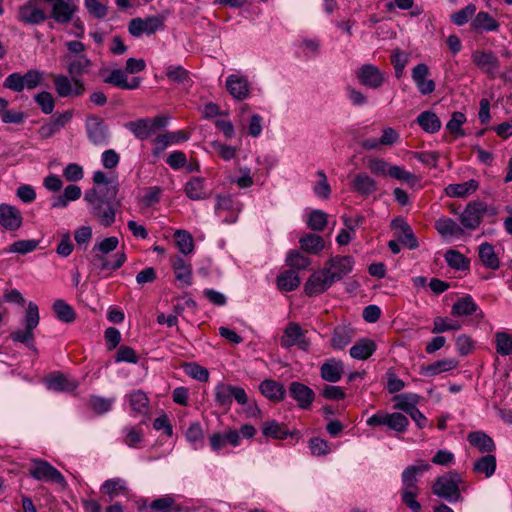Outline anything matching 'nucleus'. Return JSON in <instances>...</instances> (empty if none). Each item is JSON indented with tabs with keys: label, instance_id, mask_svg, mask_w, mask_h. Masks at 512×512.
<instances>
[{
	"label": "nucleus",
	"instance_id": "5",
	"mask_svg": "<svg viewBox=\"0 0 512 512\" xmlns=\"http://www.w3.org/2000/svg\"><path fill=\"white\" fill-rule=\"evenodd\" d=\"M45 0H28L18 8L16 18L26 25H40L49 19Z\"/></svg>",
	"mask_w": 512,
	"mask_h": 512
},
{
	"label": "nucleus",
	"instance_id": "9",
	"mask_svg": "<svg viewBox=\"0 0 512 512\" xmlns=\"http://www.w3.org/2000/svg\"><path fill=\"white\" fill-rule=\"evenodd\" d=\"M50 6L49 18L57 24H68L74 20L79 7L73 0H45Z\"/></svg>",
	"mask_w": 512,
	"mask_h": 512
},
{
	"label": "nucleus",
	"instance_id": "48",
	"mask_svg": "<svg viewBox=\"0 0 512 512\" xmlns=\"http://www.w3.org/2000/svg\"><path fill=\"white\" fill-rule=\"evenodd\" d=\"M496 466L495 456L487 454L475 461L473 470L475 473L483 474L486 478H489L495 473Z\"/></svg>",
	"mask_w": 512,
	"mask_h": 512
},
{
	"label": "nucleus",
	"instance_id": "22",
	"mask_svg": "<svg viewBox=\"0 0 512 512\" xmlns=\"http://www.w3.org/2000/svg\"><path fill=\"white\" fill-rule=\"evenodd\" d=\"M289 395L297 402L301 409H308L315 399L314 391L307 385L293 381L289 385Z\"/></svg>",
	"mask_w": 512,
	"mask_h": 512
},
{
	"label": "nucleus",
	"instance_id": "49",
	"mask_svg": "<svg viewBox=\"0 0 512 512\" xmlns=\"http://www.w3.org/2000/svg\"><path fill=\"white\" fill-rule=\"evenodd\" d=\"M185 438L190 443L194 450L203 448L204 446V432L199 422L190 423L185 432Z\"/></svg>",
	"mask_w": 512,
	"mask_h": 512
},
{
	"label": "nucleus",
	"instance_id": "35",
	"mask_svg": "<svg viewBox=\"0 0 512 512\" xmlns=\"http://www.w3.org/2000/svg\"><path fill=\"white\" fill-rule=\"evenodd\" d=\"M467 440L471 446L476 447L481 453H491L496 449L493 439L482 431L469 433Z\"/></svg>",
	"mask_w": 512,
	"mask_h": 512
},
{
	"label": "nucleus",
	"instance_id": "7",
	"mask_svg": "<svg viewBox=\"0 0 512 512\" xmlns=\"http://www.w3.org/2000/svg\"><path fill=\"white\" fill-rule=\"evenodd\" d=\"M28 472L35 480L56 483L63 488L67 485L62 473L45 460L32 459Z\"/></svg>",
	"mask_w": 512,
	"mask_h": 512
},
{
	"label": "nucleus",
	"instance_id": "28",
	"mask_svg": "<svg viewBox=\"0 0 512 512\" xmlns=\"http://www.w3.org/2000/svg\"><path fill=\"white\" fill-rule=\"evenodd\" d=\"M190 135L188 132L184 130H179L175 132H167L162 135H158L154 140V149L153 154L159 155L162 153L168 146L180 142L187 141Z\"/></svg>",
	"mask_w": 512,
	"mask_h": 512
},
{
	"label": "nucleus",
	"instance_id": "42",
	"mask_svg": "<svg viewBox=\"0 0 512 512\" xmlns=\"http://www.w3.org/2000/svg\"><path fill=\"white\" fill-rule=\"evenodd\" d=\"M259 389L266 398L273 401H281L286 395L284 386L274 380L262 381Z\"/></svg>",
	"mask_w": 512,
	"mask_h": 512
},
{
	"label": "nucleus",
	"instance_id": "24",
	"mask_svg": "<svg viewBox=\"0 0 512 512\" xmlns=\"http://www.w3.org/2000/svg\"><path fill=\"white\" fill-rule=\"evenodd\" d=\"M184 192L193 201L205 200L212 195V191L207 188L206 181L202 177L190 178L184 186Z\"/></svg>",
	"mask_w": 512,
	"mask_h": 512
},
{
	"label": "nucleus",
	"instance_id": "18",
	"mask_svg": "<svg viewBox=\"0 0 512 512\" xmlns=\"http://www.w3.org/2000/svg\"><path fill=\"white\" fill-rule=\"evenodd\" d=\"M487 210V205L481 201H473L467 204L466 208L460 215V222L463 227L474 230L482 220Z\"/></svg>",
	"mask_w": 512,
	"mask_h": 512
},
{
	"label": "nucleus",
	"instance_id": "61",
	"mask_svg": "<svg viewBox=\"0 0 512 512\" xmlns=\"http://www.w3.org/2000/svg\"><path fill=\"white\" fill-rule=\"evenodd\" d=\"M43 72L36 70V69H30L25 74H23V90H33L37 88L43 81Z\"/></svg>",
	"mask_w": 512,
	"mask_h": 512
},
{
	"label": "nucleus",
	"instance_id": "59",
	"mask_svg": "<svg viewBox=\"0 0 512 512\" xmlns=\"http://www.w3.org/2000/svg\"><path fill=\"white\" fill-rule=\"evenodd\" d=\"M286 264L294 270H305L310 265V259L297 250L289 251Z\"/></svg>",
	"mask_w": 512,
	"mask_h": 512
},
{
	"label": "nucleus",
	"instance_id": "31",
	"mask_svg": "<svg viewBox=\"0 0 512 512\" xmlns=\"http://www.w3.org/2000/svg\"><path fill=\"white\" fill-rule=\"evenodd\" d=\"M500 24L489 13L481 11L471 20L470 27L476 33L496 32Z\"/></svg>",
	"mask_w": 512,
	"mask_h": 512
},
{
	"label": "nucleus",
	"instance_id": "43",
	"mask_svg": "<svg viewBox=\"0 0 512 512\" xmlns=\"http://www.w3.org/2000/svg\"><path fill=\"white\" fill-rule=\"evenodd\" d=\"M101 490L112 500L120 495L128 494L127 482L122 478H111L101 485Z\"/></svg>",
	"mask_w": 512,
	"mask_h": 512
},
{
	"label": "nucleus",
	"instance_id": "62",
	"mask_svg": "<svg viewBox=\"0 0 512 512\" xmlns=\"http://www.w3.org/2000/svg\"><path fill=\"white\" fill-rule=\"evenodd\" d=\"M476 12L474 4H468L461 10L451 15V21L457 26L465 25L470 19L472 20Z\"/></svg>",
	"mask_w": 512,
	"mask_h": 512
},
{
	"label": "nucleus",
	"instance_id": "30",
	"mask_svg": "<svg viewBox=\"0 0 512 512\" xmlns=\"http://www.w3.org/2000/svg\"><path fill=\"white\" fill-rule=\"evenodd\" d=\"M46 386L52 391L71 392L78 387V382L65 374L55 373L46 379Z\"/></svg>",
	"mask_w": 512,
	"mask_h": 512
},
{
	"label": "nucleus",
	"instance_id": "37",
	"mask_svg": "<svg viewBox=\"0 0 512 512\" xmlns=\"http://www.w3.org/2000/svg\"><path fill=\"white\" fill-rule=\"evenodd\" d=\"M376 343L369 338H362L350 348V356L357 360H366L376 351Z\"/></svg>",
	"mask_w": 512,
	"mask_h": 512
},
{
	"label": "nucleus",
	"instance_id": "39",
	"mask_svg": "<svg viewBox=\"0 0 512 512\" xmlns=\"http://www.w3.org/2000/svg\"><path fill=\"white\" fill-rule=\"evenodd\" d=\"M82 195L81 188L78 185L70 184L61 195L52 199L51 206L53 208H66L71 201L78 200Z\"/></svg>",
	"mask_w": 512,
	"mask_h": 512
},
{
	"label": "nucleus",
	"instance_id": "44",
	"mask_svg": "<svg viewBox=\"0 0 512 512\" xmlns=\"http://www.w3.org/2000/svg\"><path fill=\"white\" fill-rule=\"evenodd\" d=\"M353 189L361 195H370L376 191V182L367 173L361 172L354 177Z\"/></svg>",
	"mask_w": 512,
	"mask_h": 512
},
{
	"label": "nucleus",
	"instance_id": "17",
	"mask_svg": "<svg viewBox=\"0 0 512 512\" xmlns=\"http://www.w3.org/2000/svg\"><path fill=\"white\" fill-rule=\"evenodd\" d=\"M334 279L329 274L328 269H323L314 272L305 283V292L309 296L319 295L325 292L334 283Z\"/></svg>",
	"mask_w": 512,
	"mask_h": 512
},
{
	"label": "nucleus",
	"instance_id": "55",
	"mask_svg": "<svg viewBox=\"0 0 512 512\" xmlns=\"http://www.w3.org/2000/svg\"><path fill=\"white\" fill-rule=\"evenodd\" d=\"M174 238L179 251L188 255L194 250V242L191 234L186 230H177L174 233Z\"/></svg>",
	"mask_w": 512,
	"mask_h": 512
},
{
	"label": "nucleus",
	"instance_id": "11",
	"mask_svg": "<svg viewBox=\"0 0 512 512\" xmlns=\"http://www.w3.org/2000/svg\"><path fill=\"white\" fill-rule=\"evenodd\" d=\"M243 209V204L231 195H217L215 203V214L222 217L226 224H233L237 221L239 213Z\"/></svg>",
	"mask_w": 512,
	"mask_h": 512
},
{
	"label": "nucleus",
	"instance_id": "38",
	"mask_svg": "<svg viewBox=\"0 0 512 512\" xmlns=\"http://www.w3.org/2000/svg\"><path fill=\"white\" fill-rule=\"evenodd\" d=\"M172 267L177 281H179L182 286H190L192 284L191 265L182 257H175L172 261Z\"/></svg>",
	"mask_w": 512,
	"mask_h": 512
},
{
	"label": "nucleus",
	"instance_id": "4",
	"mask_svg": "<svg viewBox=\"0 0 512 512\" xmlns=\"http://www.w3.org/2000/svg\"><path fill=\"white\" fill-rule=\"evenodd\" d=\"M40 321L39 309L36 303L29 302L25 316L22 320L24 329L15 330L11 333L10 337L14 342H20L31 346L34 342V329L38 326Z\"/></svg>",
	"mask_w": 512,
	"mask_h": 512
},
{
	"label": "nucleus",
	"instance_id": "8",
	"mask_svg": "<svg viewBox=\"0 0 512 512\" xmlns=\"http://www.w3.org/2000/svg\"><path fill=\"white\" fill-rule=\"evenodd\" d=\"M55 91L60 98H78L85 93V83L81 78L64 74L53 75Z\"/></svg>",
	"mask_w": 512,
	"mask_h": 512
},
{
	"label": "nucleus",
	"instance_id": "23",
	"mask_svg": "<svg viewBox=\"0 0 512 512\" xmlns=\"http://www.w3.org/2000/svg\"><path fill=\"white\" fill-rule=\"evenodd\" d=\"M226 88L230 95L237 100H244L250 94V84L245 76L231 74L226 78Z\"/></svg>",
	"mask_w": 512,
	"mask_h": 512
},
{
	"label": "nucleus",
	"instance_id": "3",
	"mask_svg": "<svg viewBox=\"0 0 512 512\" xmlns=\"http://www.w3.org/2000/svg\"><path fill=\"white\" fill-rule=\"evenodd\" d=\"M462 482L461 476L456 471H451L445 475L439 476L433 486L434 495L445 499L450 503H456L462 500L459 485Z\"/></svg>",
	"mask_w": 512,
	"mask_h": 512
},
{
	"label": "nucleus",
	"instance_id": "33",
	"mask_svg": "<svg viewBox=\"0 0 512 512\" xmlns=\"http://www.w3.org/2000/svg\"><path fill=\"white\" fill-rule=\"evenodd\" d=\"M458 361L454 358H446L442 360H438L432 364L422 366L421 374L427 377H433L439 375L443 372L451 371L458 366Z\"/></svg>",
	"mask_w": 512,
	"mask_h": 512
},
{
	"label": "nucleus",
	"instance_id": "64",
	"mask_svg": "<svg viewBox=\"0 0 512 512\" xmlns=\"http://www.w3.org/2000/svg\"><path fill=\"white\" fill-rule=\"evenodd\" d=\"M34 101L39 105L44 114H51L55 107V100L50 92L42 91L34 96Z\"/></svg>",
	"mask_w": 512,
	"mask_h": 512
},
{
	"label": "nucleus",
	"instance_id": "2",
	"mask_svg": "<svg viewBox=\"0 0 512 512\" xmlns=\"http://www.w3.org/2000/svg\"><path fill=\"white\" fill-rule=\"evenodd\" d=\"M119 240L115 236L107 237L96 243L91 250V264L101 271L117 270L126 261V254L121 251L115 253L110 259L107 255L117 249Z\"/></svg>",
	"mask_w": 512,
	"mask_h": 512
},
{
	"label": "nucleus",
	"instance_id": "53",
	"mask_svg": "<svg viewBox=\"0 0 512 512\" xmlns=\"http://www.w3.org/2000/svg\"><path fill=\"white\" fill-rule=\"evenodd\" d=\"M479 257L484 266L490 269L499 267V260L494 252V248L489 243H483L479 247Z\"/></svg>",
	"mask_w": 512,
	"mask_h": 512
},
{
	"label": "nucleus",
	"instance_id": "47",
	"mask_svg": "<svg viewBox=\"0 0 512 512\" xmlns=\"http://www.w3.org/2000/svg\"><path fill=\"white\" fill-rule=\"evenodd\" d=\"M353 331L347 326H338L334 329L331 346L333 349L342 350L352 341Z\"/></svg>",
	"mask_w": 512,
	"mask_h": 512
},
{
	"label": "nucleus",
	"instance_id": "29",
	"mask_svg": "<svg viewBox=\"0 0 512 512\" xmlns=\"http://www.w3.org/2000/svg\"><path fill=\"white\" fill-rule=\"evenodd\" d=\"M343 374L344 363L336 358H329L320 366V376L327 382L336 383L341 380Z\"/></svg>",
	"mask_w": 512,
	"mask_h": 512
},
{
	"label": "nucleus",
	"instance_id": "20",
	"mask_svg": "<svg viewBox=\"0 0 512 512\" xmlns=\"http://www.w3.org/2000/svg\"><path fill=\"white\" fill-rule=\"evenodd\" d=\"M429 73V67L425 63H419L412 69V80L419 93L423 96L432 94L436 88L434 80L427 79Z\"/></svg>",
	"mask_w": 512,
	"mask_h": 512
},
{
	"label": "nucleus",
	"instance_id": "1",
	"mask_svg": "<svg viewBox=\"0 0 512 512\" xmlns=\"http://www.w3.org/2000/svg\"><path fill=\"white\" fill-rule=\"evenodd\" d=\"M117 195L116 186H108L103 189H90L85 192L84 200L90 206L91 214L105 227L115 221V208L113 201Z\"/></svg>",
	"mask_w": 512,
	"mask_h": 512
},
{
	"label": "nucleus",
	"instance_id": "26",
	"mask_svg": "<svg viewBox=\"0 0 512 512\" xmlns=\"http://www.w3.org/2000/svg\"><path fill=\"white\" fill-rule=\"evenodd\" d=\"M451 314L457 317L475 315L483 318V312L470 295L459 298L452 306Z\"/></svg>",
	"mask_w": 512,
	"mask_h": 512
},
{
	"label": "nucleus",
	"instance_id": "21",
	"mask_svg": "<svg viewBox=\"0 0 512 512\" xmlns=\"http://www.w3.org/2000/svg\"><path fill=\"white\" fill-rule=\"evenodd\" d=\"M428 470L430 465L424 461H420L418 465L406 467L401 475L402 490L419 491L418 478Z\"/></svg>",
	"mask_w": 512,
	"mask_h": 512
},
{
	"label": "nucleus",
	"instance_id": "54",
	"mask_svg": "<svg viewBox=\"0 0 512 512\" xmlns=\"http://www.w3.org/2000/svg\"><path fill=\"white\" fill-rule=\"evenodd\" d=\"M388 176L393 179L406 182L411 187H413L418 182V177L415 174L399 165H391L388 171Z\"/></svg>",
	"mask_w": 512,
	"mask_h": 512
},
{
	"label": "nucleus",
	"instance_id": "56",
	"mask_svg": "<svg viewBox=\"0 0 512 512\" xmlns=\"http://www.w3.org/2000/svg\"><path fill=\"white\" fill-rule=\"evenodd\" d=\"M166 76L172 82H176L183 85H190L191 79L189 72L179 65H171L166 69Z\"/></svg>",
	"mask_w": 512,
	"mask_h": 512
},
{
	"label": "nucleus",
	"instance_id": "40",
	"mask_svg": "<svg viewBox=\"0 0 512 512\" xmlns=\"http://www.w3.org/2000/svg\"><path fill=\"white\" fill-rule=\"evenodd\" d=\"M478 182L474 179H470L464 183L449 184L445 188V193L449 197L465 198L473 194L478 189Z\"/></svg>",
	"mask_w": 512,
	"mask_h": 512
},
{
	"label": "nucleus",
	"instance_id": "41",
	"mask_svg": "<svg viewBox=\"0 0 512 512\" xmlns=\"http://www.w3.org/2000/svg\"><path fill=\"white\" fill-rule=\"evenodd\" d=\"M92 67V61L86 55H79L68 61L67 71L72 77L80 78Z\"/></svg>",
	"mask_w": 512,
	"mask_h": 512
},
{
	"label": "nucleus",
	"instance_id": "34",
	"mask_svg": "<svg viewBox=\"0 0 512 512\" xmlns=\"http://www.w3.org/2000/svg\"><path fill=\"white\" fill-rule=\"evenodd\" d=\"M435 229L444 238L460 237L464 234L463 228L456 221L447 217L436 220Z\"/></svg>",
	"mask_w": 512,
	"mask_h": 512
},
{
	"label": "nucleus",
	"instance_id": "10",
	"mask_svg": "<svg viewBox=\"0 0 512 512\" xmlns=\"http://www.w3.org/2000/svg\"><path fill=\"white\" fill-rule=\"evenodd\" d=\"M165 16L154 15L146 18H134L129 22L128 31L134 37L142 35H152L159 30L164 29Z\"/></svg>",
	"mask_w": 512,
	"mask_h": 512
},
{
	"label": "nucleus",
	"instance_id": "6",
	"mask_svg": "<svg viewBox=\"0 0 512 512\" xmlns=\"http://www.w3.org/2000/svg\"><path fill=\"white\" fill-rule=\"evenodd\" d=\"M168 124V118L165 116H156L153 118H141L130 121L125 127L139 140H146L157 130L165 128Z\"/></svg>",
	"mask_w": 512,
	"mask_h": 512
},
{
	"label": "nucleus",
	"instance_id": "13",
	"mask_svg": "<svg viewBox=\"0 0 512 512\" xmlns=\"http://www.w3.org/2000/svg\"><path fill=\"white\" fill-rule=\"evenodd\" d=\"M233 399L240 405L248 401L245 390L241 387L232 386L225 383H219L215 387V401L219 406L229 408Z\"/></svg>",
	"mask_w": 512,
	"mask_h": 512
},
{
	"label": "nucleus",
	"instance_id": "46",
	"mask_svg": "<svg viewBox=\"0 0 512 512\" xmlns=\"http://www.w3.org/2000/svg\"><path fill=\"white\" fill-rule=\"evenodd\" d=\"M300 285V278L295 270H286L277 277V286L279 290L291 292Z\"/></svg>",
	"mask_w": 512,
	"mask_h": 512
},
{
	"label": "nucleus",
	"instance_id": "32",
	"mask_svg": "<svg viewBox=\"0 0 512 512\" xmlns=\"http://www.w3.org/2000/svg\"><path fill=\"white\" fill-rule=\"evenodd\" d=\"M126 73L127 72L122 69H114L109 76L104 79V82L124 90L137 89L140 86V79L133 78L131 81H128Z\"/></svg>",
	"mask_w": 512,
	"mask_h": 512
},
{
	"label": "nucleus",
	"instance_id": "51",
	"mask_svg": "<svg viewBox=\"0 0 512 512\" xmlns=\"http://www.w3.org/2000/svg\"><path fill=\"white\" fill-rule=\"evenodd\" d=\"M300 247L304 251L317 254L324 248V240L321 236L309 233L299 240Z\"/></svg>",
	"mask_w": 512,
	"mask_h": 512
},
{
	"label": "nucleus",
	"instance_id": "12",
	"mask_svg": "<svg viewBox=\"0 0 512 512\" xmlns=\"http://www.w3.org/2000/svg\"><path fill=\"white\" fill-rule=\"evenodd\" d=\"M366 423L369 426L384 425V426H387L389 429H391L395 432H398V433H404L409 426L408 418L399 412H393V413L378 412V413L370 416L367 419Z\"/></svg>",
	"mask_w": 512,
	"mask_h": 512
},
{
	"label": "nucleus",
	"instance_id": "14",
	"mask_svg": "<svg viewBox=\"0 0 512 512\" xmlns=\"http://www.w3.org/2000/svg\"><path fill=\"white\" fill-rule=\"evenodd\" d=\"M356 76L362 86L372 90L380 89L386 81L385 73L373 64L359 67Z\"/></svg>",
	"mask_w": 512,
	"mask_h": 512
},
{
	"label": "nucleus",
	"instance_id": "15",
	"mask_svg": "<svg viewBox=\"0 0 512 512\" xmlns=\"http://www.w3.org/2000/svg\"><path fill=\"white\" fill-rule=\"evenodd\" d=\"M472 62L490 78L499 75L500 62L492 51L476 50L472 54Z\"/></svg>",
	"mask_w": 512,
	"mask_h": 512
},
{
	"label": "nucleus",
	"instance_id": "27",
	"mask_svg": "<svg viewBox=\"0 0 512 512\" xmlns=\"http://www.w3.org/2000/svg\"><path fill=\"white\" fill-rule=\"evenodd\" d=\"M353 259L350 256L336 257L331 259L325 264V268L328 269L329 274L332 276L334 281L341 280L345 275L352 271Z\"/></svg>",
	"mask_w": 512,
	"mask_h": 512
},
{
	"label": "nucleus",
	"instance_id": "45",
	"mask_svg": "<svg viewBox=\"0 0 512 512\" xmlns=\"http://www.w3.org/2000/svg\"><path fill=\"white\" fill-rule=\"evenodd\" d=\"M416 122L425 132L430 134L438 132L441 128L440 119L431 111H424L420 113Z\"/></svg>",
	"mask_w": 512,
	"mask_h": 512
},
{
	"label": "nucleus",
	"instance_id": "52",
	"mask_svg": "<svg viewBox=\"0 0 512 512\" xmlns=\"http://www.w3.org/2000/svg\"><path fill=\"white\" fill-rule=\"evenodd\" d=\"M262 433L264 436L273 439H285L289 435L285 426L275 420L265 421L262 425Z\"/></svg>",
	"mask_w": 512,
	"mask_h": 512
},
{
	"label": "nucleus",
	"instance_id": "50",
	"mask_svg": "<svg viewBox=\"0 0 512 512\" xmlns=\"http://www.w3.org/2000/svg\"><path fill=\"white\" fill-rule=\"evenodd\" d=\"M52 308L56 317L64 323H71L76 319L74 308L63 299L55 300Z\"/></svg>",
	"mask_w": 512,
	"mask_h": 512
},
{
	"label": "nucleus",
	"instance_id": "57",
	"mask_svg": "<svg viewBox=\"0 0 512 512\" xmlns=\"http://www.w3.org/2000/svg\"><path fill=\"white\" fill-rule=\"evenodd\" d=\"M328 215L322 210H313L309 213L307 219V226L314 231H323L328 223Z\"/></svg>",
	"mask_w": 512,
	"mask_h": 512
},
{
	"label": "nucleus",
	"instance_id": "19",
	"mask_svg": "<svg viewBox=\"0 0 512 512\" xmlns=\"http://www.w3.org/2000/svg\"><path fill=\"white\" fill-rule=\"evenodd\" d=\"M280 345L289 349L292 346H298L303 350H306L309 346L308 341L305 338V334L298 323L291 322L287 325L284 333L280 339Z\"/></svg>",
	"mask_w": 512,
	"mask_h": 512
},
{
	"label": "nucleus",
	"instance_id": "25",
	"mask_svg": "<svg viewBox=\"0 0 512 512\" xmlns=\"http://www.w3.org/2000/svg\"><path fill=\"white\" fill-rule=\"evenodd\" d=\"M0 225L8 231H15L19 229L22 225L21 212L14 206L1 204Z\"/></svg>",
	"mask_w": 512,
	"mask_h": 512
},
{
	"label": "nucleus",
	"instance_id": "16",
	"mask_svg": "<svg viewBox=\"0 0 512 512\" xmlns=\"http://www.w3.org/2000/svg\"><path fill=\"white\" fill-rule=\"evenodd\" d=\"M86 132L89 140L98 146L107 145L109 131L104 120L98 116H89L86 120Z\"/></svg>",
	"mask_w": 512,
	"mask_h": 512
},
{
	"label": "nucleus",
	"instance_id": "58",
	"mask_svg": "<svg viewBox=\"0 0 512 512\" xmlns=\"http://www.w3.org/2000/svg\"><path fill=\"white\" fill-rule=\"evenodd\" d=\"M394 408L407 414L416 407L418 396L415 394H400L394 397Z\"/></svg>",
	"mask_w": 512,
	"mask_h": 512
},
{
	"label": "nucleus",
	"instance_id": "36",
	"mask_svg": "<svg viewBox=\"0 0 512 512\" xmlns=\"http://www.w3.org/2000/svg\"><path fill=\"white\" fill-rule=\"evenodd\" d=\"M131 410L136 414L145 415L149 410V398L142 390H134L125 396Z\"/></svg>",
	"mask_w": 512,
	"mask_h": 512
},
{
	"label": "nucleus",
	"instance_id": "63",
	"mask_svg": "<svg viewBox=\"0 0 512 512\" xmlns=\"http://www.w3.org/2000/svg\"><path fill=\"white\" fill-rule=\"evenodd\" d=\"M444 257L451 268L464 270L468 267L469 263L465 256L456 250H448Z\"/></svg>",
	"mask_w": 512,
	"mask_h": 512
},
{
	"label": "nucleus",
	"instance_id": "60",
	"mask_svg": "<svg viewBox=\"0 0 512 512\" xmlns=\"http://www.w3.org/2000/svg\"><path fill=\"white\" fill-rule=\"evenodd\" d=\"M496 351L501 356L512 354V335L506 332H497L495 334Z\"/></svg>",
	"mask_w": 512,
	"mask_h": 512
}]
</instances>
